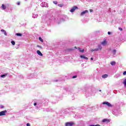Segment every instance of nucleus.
Masks as SVG:
<instances>
[{
    "mask_svg": "<svg viewBox=\"0 0 126 126\" xmlns=\"http://www.w3.org/2000/svg\"><path fill=\"white\" fill-rule=\"evenodd\" d=\"M37 54L38 55V56H40V57H43V54H42V52L40 50H37L36 51Z\"/></svg>",
    "mask_w": 126,
    "mask_h": 126,
    "instance_id": "nucleus-15",
    "label": "nucleus"
},
{
    "mask_svg": "<svg viewBox=\"0 0 126 126\" xmlns=\"http://www.w3.org/2000/svg\"><path fill=\"white\" fill-rule=\"evenodd\" d=\"M77 77V75H75V76H73L72 77V78L74 79V78H76Z\"/></svg>",
    "mask_w": 126,
    "mask_h": 126,
    "instance_id": "nucleus-33",
    "label": "nucleus"
},
{
    "mask_svg": "<svg viewBox=\"0 0 126 126\" xmlns=\"http://www.w3.org/2000/svg\"><path fill=\"white\" fill-rule=\"evenodd\" d=\"M123 84H124L125 87H126V78L125 79V80H124V81L123 82Z\"/></svg>",
    "mask_w": 126,
    "mask_h": 126,
    "instance_id": "nucleus-25",
    "label": "nucleus"
},
{
    "mask_svg": "<svg viewBox=\"0 0 126 126\" xmlns=\"http://www.w3.org/2000/svg\"><path fill=\"white\" fill-rule=\"evenodd\" d=\"M96 93V88L93 86H91L88 88L87 90V95L89 97H91V96H94Z\"/></svg>",
    "mask_w": 126,
    "mask_h": 126,
    "instance_id": "nucleus-1",
    "label": "nucleus"
},
{
    "mask_svg": "<svg viewBox=\"0 0 126 126\" xmlns=\"http://www.w3.org/2000/svg\"><path fill=\"white\" fill-rule=\"evenodd\" d=\"M75 48L76 49V46H75Z\"/></svg>",
    "mask_w": 126,
    "mask_h": 126,
    "instance_id": "nucleus-46",
    "label": "nucleus"
},
{
    "mask_svg": "<svg viewBox=\"0 0 126 126\" xmlns=\"http://www.w3.org/2000/svg\"><path fill=\"white\" fill-rule=\"evenodd\" d=\"M11 43L12 44V45H13V46H14V45H15V41L12 40L11 41Z\"/></svg>",
    "mask_w": 126,
    "mask_h": 126,
    "instance_id": "nucleus-27",
    "label": "nucleus"
},
{
    "mask_svg": "<svg viewBox=\"0 0 126 126\" xmlns=\"http://www.w3.org/2000/svg\"><path fill=\"white\" fill-rule=\"evenodd\" d=\"M61 21H65V20L63 19H61Z\"/></svg>",
    "mask_w": 126,
    "mask_h": 126,
    "instance_id": "nucleus-37",
    "label": "nucleus"
},
{
    "mask_svg": "<svg viewBox=\"0 0 126 126\" xmlns=\"http://www.w3.org/2000/svg\"><path fill=\"white\" fill-rule=\"evenodd\" d=\"M78 50L80 53H83L84 52V49L81 50L80 48H78Z\"/></svg>",
    "mask_w": 126,
    "mask_h": 126,
    "instance_id": "nucleus-23",
    "label": "nucleus"
},
{
    "mask_svg": "<svg viewBox=\"0 0 126 126\" xmlns=\"http://www.w3.org/2000/svg\"><path fill=\"white\" fill-rule=\"evenodd\" d=\"M58 6H59L60 7H63V4H58Z\"/></svg>",
    "mask_w": 126,
    "mask_h": 126,
    "instance_id": "nucleus-29",
    "label": "nucleus"
},
{
    "mask_svg": "<svg viewBox=\"0 0 126 126\" xmlns=\"http://www.w3.org/2000/svg\"><path fill=\"white\" fill-rule=\"evenodd\" d=\"M73 125H75L74 122H67L65 123V126H72Z\"/></svg>",
    "mask_w": 126,
    "mask_h": 126,
    "instance_id": "nucleus-5",
    "label": "nucleus"
},
{
    "mask_svg": "<svg viewBox=\"0 0 126 126\" xmlns=\"http://www.w3.org/2000/svg\"><path fill=\"white\" fill-rule=\"evenodd\" d=\"M53 3H54V4H58V1H53Z\"/></svg>",
    "mask_w": 126,
    "mask_h": 126,
    "instance_id": "nucleus-32",
    "label": "nucleus"
},
{
    "mask_svg": "<svg viewBox=\"0 0 126 126\" xmlns=\"http://www.w3.org/2000/svg\"><path fill=\"white\" fill-rule=\"evenodd\" d=\"M43 112H53V110L51 109L45 108L43 109Z\"/></svg>",
    "mask_w": 126,
    "mask_h": 126,
    "instance_id": "nucleus-11",
    "label": "nucleus"
},
{
    "mask_svg": "<svg viewBox=\"0 0 126 126\" xmlns=\"http://www.w3.org/2000/svg\"><path fill=\"white\" fill-rule=\"evenodd\" d=\"M27 126H31L30 124L29 123L27 124Z\"/></svg>",
    "mask_w": 126,
    "mask_h": 126,
    "instance_id": "nucleus-39",
    "label": "nucleus"
},
{
    "mask_svg": "<svg viewBox=\"0 0 126 126\" xmlns=\"http://www.w3.org/2000/svg\"><path fill=\"white\" fill-rule=\"evenodd\" d=\"M17 4L18 5H20V2H18L17 3Z\"/></svg>",
    "mask_w": 126,
    "mask_h": 126,
    "instance_id": "nucleus-36",
    "label": "nucleus"
},
{
    "mask_svg": "<svg viewBox=\"0 0 126 126\" xmlns=\"http://www.w3.org/2000/svg\"><path fill=\"white\" fill-rule=\"evenodd\" d=\"M75 9H78V7L76 6H74L70 10V12H74Z\"/></svg>",
    "mask_w": 126,
    "mask_h": 126,
    "instance_id": "nucleus-8",
    "label": "nucleus"
},
{
    "mask_svg": "<svg viewBox=\"0 0 126 126\" xmlns=\"http://www.w3.org/2000/svg\"><path fill=\"white\" fill-rule=\"evenodd\" d=\"M102 122L103 123H105L106 124H108V123H110V121L109 120V119H104L102 120Z\"/></svg>",
    "mask_w": 126,
    "mask_h": 126,
    "instance_id": "nucleus-13",
    "label": "nucleus"
},
{
    "mask_svg": "<svg viewBox=\"0 0 126 126\" xmlns=\"http://www.w3.org/2000/svg\"><path fill=\"white\" fill-rule=\"evenodd\" d=\"M88 10H85V11L82 12L81 13V14H80V15H81V16H83V15H84V14H85L86 13H88Z\"/></svg>",
    "mask_w": 126,
    "mask_h": 126,
    "instance_id": "nucleus-14",
    "label": "nucleus"
},
{
    "mask_svg": "<svg viewBox=\"0 0 126 126\" xmlns=\"http://www.w3.org/2000/svg\"><path fill=\"white\" fill-rule=\"evenodd\" d=\"M123 74H124V75H126V71H125L123 72Z\"/></svg>",
    "mask_w": 126,
    "mask_h": 126,
    "instance_id": "nucleus-34",
    "label": "nucleus"
},
{
    "mask_svg": "<svg viewBox=\"0 0 126 126\" xmlns=\"http://www.w3.org/2000/svg\"><path fill=\"white\" fill-rule=\"evenodd\" d=\"M1 32H3L5 36H7V33H6V32L4 30H1Z\"/></svg>",
    "mask_w": 126,
    "mask_h": 126,
    "instance_id": "nucleus-18",
    "label": "nucleus"
},
{
    "mask_svg": "<svg viewBox=\"0 0 126 126\" xmlns=\"http://www.w3.org/2000/svg\"><path fill=\"white\" fill-rule=\"evenodd\" d=\"M93 58H91V61H93Z\"/></svg>",
    "mask_w": 126,
    "mask_h": 126,
    "instance_id": "nucleus-43",
    "label": "nucleus"
},
{
    "mask_svg": "<svg viewBox=\"0 0 126 126\" xmlns=\"http://www.w3.org/2000/svg\"><path fill=\"white\" fill-rule=\"evenodd\" d=\"M0 108L1 109H3V108H4V106H3V105H0Z\"/></svg>",
    "mask_w": 126,
    "mask_h": 126,
    "instance_id": "nucleus-35",
    "label": "nucleus"
},
{
    "mask_svg": "<svg viewBox=\"0 0 126 126\" xmlns=\"http://www.w3.org/2000/svg\"><path fill=\"white\" fill-rule=\"evenodd\" d=\"M102 78H107V77H108V74H104L102 75Z\"/></svg>",
    "mask_w": 126,
    "mask_h": 126,
    "instance_id": "nucleus-20",
    "label": "nucleus"
},
{
    "mask_svg": "<svg viewBox=\"0 0 126 126\" xmlns=\"http://www.w3.org/2000/svg\"><path fill=\"white\" fill-rule=\"evenodd\" d=\"M119 30H120L121 31H123V29H122V28H119Z\"/></svg>",
    "mask_w": 126,
    "mask_h": 126,
    "instance_id": "nucleus-38",
    "label": "nucleus"
},
{
    "mask_svg": "<svg viewBox=\"0 0 126 126\" xmlns=\"http://www.w3.org/2000/svg\"><path fill=\"white\" fill-rule=\"evenodd\" d=\"M106 44H107V42L106 41V40H104L101 42V45H103V46L104 45H106Z\"/></svg>",
    "mask_w": 126,
    "mask_h": 126,
    "instance_id": "nucleus-21",
    "label": "nucleus"
},
{
    "mask_svg": "<svg viewBox=\"0 0 126 126\" xmlns=\"http://www.w3.org/2000/svg\"><path fill=\"white\" fill-rule=\"evenodd\" d=\"M37 47H38V48H41V46L40 45H37Z\"/></svg>",
    "mask_w": 126,
    "mask_h": 126,
    "instance_id": "nucleus-42",
    "label": "nucleus"
},
{
    "mask_svg": "<svg viewBox=\"0 0 126 126\" xmlns=\"http://www.w3.org/2000/svg\"><path fill=\"white\" fill-rule=\"evenodd\" d=\"M7 75H8V73H4L0 75V77H1V78H5Z\"/></svg>",
    "mask_w": 126,
    "mask_h": 126,
    "instance_id": "nucleus-10",
    "label": "nucleus"
},
{
    "mask_svg": "<svg viewBox=\"0 0 126 126\" xmlns=\"http://www.w3.org/2000/svg\"><path fill=\"white\" fill-rule=\"evenodd\" d=\"M103 105H107V106H108V107H113V105L110 103V102H108V101H104L103 102H102Z\"/></svg>",
    "mask_w": 126,
    "mask_h": 126,
    "instance_id": "nucleus-6",
    "label": "nucleus"
},
{
    "mask_svg": "<svg viewBox=\"0 0 126 126\" xmlns=\"http://www.w3.org/2000/svg\"><path fill=\"white\" fill-rule=\"evenodd\" d=\"M42 7H48L49 6L48 5V3L45 2H43L40 4Z\"/></svg>",
    "mask_w": 126,
    "mask_h": 126,
    "instance_id": "nucleus-7",
    "label": "nucleus"
},
{
    "mask_svg": "<svg viewBox=\"0 0 126 126\" xmlns=\"http://www.w3.org/2000/svg\"><path fill=\"white\" fill-rule=\"evenodd\" d=\"M3 55H4V57H6L7 56H8V53H4L3 54Z\"/></svg>",
    "mask_w": 126,
    "mask_h": 126,
    "instance_id": "nucleus-30",
    "label": "nucleus"
},
{
    "mask_svg": "<svg viewBox=\"0 0 126 126\" xmlns=\"http://www.w3.org/2000/svg\"><path fill=\"white\" fill-rule=\"evenodd\" d=\"M39 41H40V42H42V43H43V39H42V37H39Z\"/></svg>",
    "mask_w": 126,
    "mask_h": 126,
    "instance_id": "nucleus-28",
    "label": "nucleus"
},
{
    "mask_svg": "<svg viewBox=\"0 0 126 126\" xmlns=\"http://www.w3.org/2000/svg\"><path fill=\"white\" fill-rule=\"evenodd\" d=\"M102 49V45L98 44L96 48H94L91 50V52H99V51H101Z\"/></svg>",
    "mask_w": 126,
    "mask_h": 126,
    "instance_id": "nucleus-2",
    "label": "nucleus"
},
{
    "mask_svg": "<svg viewBox=\"0 0 126 126\" xmlns=\"http://www.w3.org/2000/svg\"><path fill=\"white\" fill-rule=\"evenodd\" d=\"M16 36H19L20 37H21V36H22V33H16Z\"/></svg>",
    "mask_w": 126,
    "mask_h": 126,
    "instance_id": "nucleus-24",
    "label": "nucleus"
},
{
    "mask_svg": "<svg viewBox=\"0 0 126 126\" xmlns=\"http://www.w3.org/2000/svg\"><path fill=\"white\" fill-rule=\"evenodd\" d=\"M34 106H36L37 109L38 110L40 107H42V101H38L37 102L33 103Z\"/></svg>",
    "mask_w": 126,
    "mask_h": 126,
    "instance_id": "nucleus-3",
    "label": "nucleus"
},
{
    "mask_svg": "<svg viewBox=\"0 0 126 126\" xmlns=\"http://www.w3.org/2000/svg\"><path fill=\"white\" fill-rule=\"evenodd\" d=\"M116 53H117V50H113L111 52V56H112V57H114V56L116 55Z\"/></svg>",
    "mask_w": 126,
    "mask_h": 126,
    "instance_id": "nucleus-12",
    "label": "nucleus"
},
{
    "mask_svg": "<svg viewBox=\"0 0 126 126\" xmlns=\"http://www.w3.org/2000/svg\"><path fill=\"white\" fill-rule=\"evenodd\" d=\"M7 111H6V110H4V111L0 112V116H5V115H6L5 113H7Z\"/></svg>",
    "mask_w": 126,
    "mask_h": 126,
    "instance_id": "nucleus-9",
    "label": "nucleus"
},
{
    "mask_svg": "<svg viewBox=\"0 0 126 126\" xmlns=\"http://www.w3.org/2000/svg\"><path fill=\"white\" fill-rule=\"evenodd\" d=\"M1 8H2V10H4L6 9V5L2 4L1 6Z\"/></svg>",
    "mask_w": 126,
    "mask_h": 126,
    "instance_id": "nucleus-16",
    "label": "nucleus"
},
{
    "mask_svg": "<svg viewBox=\"0 0 126 126\" xmlns=\"http://www.w3.org/2000/svg\"><path fill=\"white\" fill-rule=\"evenodd\" d=\"M80 58H81V59H84L85 60H88V57H85V56H83V55H81L80 56Z\"/></svg>",
    "mask_w": 126,
    "mask_h": 126,
    "instance_id": "nucleus-17",
    "label": "nucleus"
},
{
    "mask_svg": "<svg viewBox=\"0 0 126 126\" xmlns=\"http://www.w3.org/2000/svg\"><path fill=\"white\" fill-rule=\"evenodd\" d=\"M108 35H111V32H108Z\"/></svg>",
    "mask_w": 126,
    "mask_h": 126,
    "instance_id": "nucleus-40",
    "label": "nucleus"
},
{
    "mask_svg": "<svg viewBox=\"0 0 126 126\" xmlns=\"http://www.w3.org/2000/svg\"><path fill=\"white\" fill-rule=\"evenodd\" d=\"M101 91H102L101 90H99V92H101Z\"/></svg>",
    "mask_w": 126,
    "mask_h": 126,
    "instance_id": "nucleus-45",
    "label": "nucleus"
},
{
    "mask_svg": "<svg viewBox=\"0 0 126 126\" xmlns=\"http://www.w3.org/2000/svg\"><path fill=\"white\" fill-rule=\"evenodd\" d=\"M110 64H111V65H115V64H116V62L115 61L111 62L110 63Z\"/></svg>",
    "mask_w": 126,
    "mask_h": 126,
    "instance_id": "nucleus-22",
    "label": "nucleus"
},
{
    "mask_svg": "<svg viewBox=\"0 0 126 126\" xmlns=\"http://www.w3.org/2000/svg\"><path fill=\"white\" fill-rule=\"evenodd\" d=\"M57 23H58V24H60V22L57 21Z\"/></svg>",
    "mask_w": 126,
    "mask_h": 126,
    "instance_id": "nucleus-44",
    "label": "nucleus"
},
{
    "mask_svg": "<svg viewBox=\"0 0 126 126\" xmlns=\"http://www.w3.org/2000/svg\"><path fill=\"white\" fill-rule=\"evenodd\" d=\"M89 126H100V125H90Z\"/></svg>",
    "mask_w": 126,
    "mask_h": 126,
    "instance_id": "nucleus-31",
    "label": "nucleus"
},
{
    "mask_svg": "<svg viewBox=\"0 0 126 126\" xmlns=\"http://www.w3.org/2000/svg\"><path fill=\"white\" fill-rule=\"evenodd\" d=\"M113 114L114 116H118L121 114V110L120 109H115L113 111Z\"/></svg>",
    "mask_w": 126,
    "mask_h": 126,
    "instance_id": "nucleus-4",
    "label": "nucleus"
},
{
    "mask_svg": "<svg viewBox=\"0 0 126 126\" xmlns=\"http://www.w3.org/2000/svg\"><path fill=\"white\" fill-rule=\"evenodd\" d=\"M54 82H59V81H62V80L61 79H55L54 80Z\"/></svg>",
    "mask_w": 126,
    "mask_h": 126,
    "instance_id": "nucleus-26",
    "label": "nucleus"
},
{
    "mask_svg": "<svg viewBox=\"0 0 126 126\" xmlns=\"http://www.w3.org/2000/svg\"><path fill=\"white\" fill-rule=\"evenodd\" d=\"M37 17H38V14H32V18H37Z\"/></svg>",
    "mask_w": 126,
    "mask_h": 126,
    "instance_id": "nucleus-19",
    "label": "nucleus"
},
{
    "mask_svg": "<svg viewBox=\"0 0 126 126\" xmlns=\"http://www.w3.org/2000/svg\"><path fill=\"white\" fill-rule=\"evenodd\" d=\"M90 12H93V10L90 9Z\"/></svg>",
    "mask_w": 126,
    "mask_h": 126,
    "instance_id": "nucleus-41",
    "label": "nucleus"
}]
</instances>
